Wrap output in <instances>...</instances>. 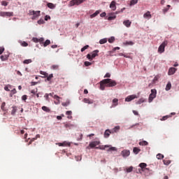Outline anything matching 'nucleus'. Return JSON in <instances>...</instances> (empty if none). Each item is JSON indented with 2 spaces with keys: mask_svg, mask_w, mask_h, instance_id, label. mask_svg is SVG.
<instances>
[{
  "mask_svg": "<svg viewBox=\"0 0 179 179\" xmlns=\"http://www.w3.org/2000/svg\"><path fill=\"white\" fill-rule=\"evenodd\" d=\"M117 86V81L110 78L104 79L100 82L101 90H104L106 87H114Z\"/></svg>",
  "mask_w": 179,
  "mask_h": 179,
  "instance_id": "f257e3e1",
  "label": "nucleus"
},
{
  "mask_svg": "<svg viewBox=\"0 0 179 179\" xmlns=\"http://www.w3.org/2000/svg\"><path fill=\"white\" fill-rule=\"evenodd\" d=\"M108 148L107 150V152H115V150H117V148L115 147H111V145H101L99 147V149H100L101 150H106V148Z\"/></svg>",
  "mask_w": 179,
  "mask_h": 179,
  "instance_id": "f03ea898",
  "label": "nucleus"
},
{
  "mask_svg": "<svg viewBox=\"0 0 179 179\" xmlns=\"http://www.w3.org/2000/svg\"><path fill=\"white\" fill-rule=\"evenodd\" d=\"M156 94H157V91L156 89L151 90V94L149 96L148 101L149 103H152L154 99H156Z\"/></svg>",
  "mask_w": 179,
  "mask_h": 179,
  "instance_id": "7ed1b4c3",
  "label": "nucleus"
},
{
  "mask_svg": "<svg viewBox=\"0 0 179 179\" xmlns=\"http://www.w3.org/2000/svg\"><path fill=\"white\" fill-rule=\"evenodd\" d=\"M29 15L32 16V20H36L38 16H40V10L34 11V10H29Z\"/></svg>",
  "mask_w": 179,
  "mask_h": 179,
  "instance_id": "20e7f679",
  "label": "nucleus"
},
{
  "mask_svg": "<svg viewBox=\"0 0 179 179\" xmlns=\"http://www.w3.org/2000/svg\"><path fill=\"white\" fill-rule=\"evenodd\" d=\"M167 44H169V42L167 41H164L159 47L158 48V52L162 54L164 51V48H166Z\"/></svg>",
  "mask_w": 179,
  "mask_h": 179,
  "instance_id": "39448f33",
  "label": "nucleus"
},
{
  "mask_svg": "<svg viewBox=\"0 0 179 179\" xmlns=\"http://www.w3.org/2000/svg\"><path fill=\"white\" fill-rule=\"evenodd\" d=\"M97 55H99V50H94L92 55L90 54L87 55V58L90 61H92V59H93V58H96Z\"/></svg>",
  "mask_w": 179,
  "mask_h": 179,
  "instance_id": "423d86ee",
  "label": "nucleus"
},
{
  "mask_svg": "<svg viewBox=\"0 0 179 179\" xmlns=\"http://www.w3.org/2000/svg\"><path fill=\"white\" fill-rule=\"evenodd\" d=\"M86 0H71L70 1V6H75V5L79 6L80 3H83Z\"/></svg>",
  "mask_w": 179,
  "mask_h": 179,
  "instance_id": "0eeeda50",
  "label": "nucleus"
},
{
  "mask_svg": "<svg viewBox=\"0 0 179 179\" xmlns=\"http://www.w3.org/2000/svg\"><path fill=\"white\" fill-rule=\"evenodd\" d=\"M0 16H1L2 17H10L13 16V12H1Z\"/></svg>",
  "mask_w": 179,
  "mask_h": 179,
  "instance_id": "6e6552de",
  "label": "nucleus"
},
{
  "mask_svg": "<svg viewBox=\"0 0 179 179\" xmlns=\"http://www.w3.org/2000/svg\"><path fill=\"white\" fill-rule=\"evenodd\" d=\"M98 145H100V141H95L91 142L89 146L90 148L93 149V148H96V146H98Z\"/></svg>",
  "mask_w": 179,
  "mask_h": 179,
  "instance_id": "1a4fd4ad",
  "label": "nucleus"
},
{
  "mask_svg": "<svg viewBox=\"0 0 179 179\" xmlns=\"http://www.w3.org/2000/svg\"><path fill=\"white\" fill-rule=\"evenodd\" d=\"M121 155L123 157H128L131 155V152L128 150H124L122 151Z\"/></svg>",
  "mask_w": 179,
  "mask_h": 179,
  "instance_id": "9d476101",
  "label": "nucleus"
},
{
  "mask_svg": "<svg viewBox=\"0 0 179 179\" xmlns=\"http://www.w3.org/2000/svg\"><path fill=\"white\" fill-rule=\"evenodd\" d=\"M176 71H177V69L174 67H171L169 70L168 75L169 76L174 75Z\"/></svg>",
  "mask_w": 179,
  "mask_h": 179,
  "instance_id": "9b49d317",
  "label": "nucleus"
},
{
  "mask_svg": "<svg viewBox=\"0 0 179 179\" xmlns=\"http://www.w3.org/2000/svg\"><path fill=\"white\" fill-rule=\"evenodd\" d=\"M123 24L126 27H131V24H132V22L129 21V20H126L123 21Z\"/></svg>",
  "mask_w": 179,
  "mask_h": 179,
  "instance_id": "f8f14e48",
  "label": "nucleus"
},
{
  "mask_svg": "<svg viewBox=\"0 0 179 179\" xmlns=\"http://www.w3.org/2000/svg\"><path fill=\"white\" fill-rule=\"evenodd\" d=\"M134 99H136V95H130L125 99V101H132Z\"/></svg>",
  "mask_w": 179,
  "mask_h": 179,
  "instance_id": "ddd939ff",
  "label": "nucleus"
},
{
  "mask_svg": "<svg viewBox=\"0 0 179 179\" xmlns=\"http://www.w3.org/2000/svg\"><path fill=\"white\" fill-rule=\"evenodd\" d=\"M113 134L112 130L110 131V129H106L104 132V138H108L110 136V134Z\"/></svg>",
  "mask_w": 179,
  "mask_h": 179,
  "instance_id": "4468645a",
  "label": "nucleus"
},
{
  "mask_svg": "<svg viewBox=\"0 0 179 179\" xmlns=\"http://www.w3.org/2000/svg\"><path fill=\"white\" fill-rule=\"evenodd\" d=\"M53 99H55V100H57L56 101H55V104H59L61 103V101H59V99H61V97L58 96V95H54Z\"/></svg>",
  "mask_w": 179,
  "mask_h": 179,
  "instance_id": "2eb2a0df",
  "label": "nucleus"
},
{
  "mask_svg": "<svg viewBox=\"0 0 179 179\" xmlns=\"http://www.w3.org/2000/svg\"><path fill=\"white\" fill-rule=\"evenodd\" d=\"M110 9L115 10L117 9V6H115V1H113L110 4Z\"/></svg>",
  "mask_w": 179,
  "mask_h": 179,
  "instance_id": "dca6fc26",
  "label": "nucleus"
},
{
  "mask_svg": "<svg viewBox=\"0 0 179 179\" xmlns=\"http://www.w3.org/2000/svg\"><path fill=\"white\" fill-rule=\"evenodd\" d=\"M143 17L145 19H150L152 17V15L150 14V11H148L143 15Z\"/></svg>",
  "mask_w": 179,
  "mask_h": 179,
  "instance_id": "f3484780",
  "label": "nucleus"
},
{
  "mask_svg": "<svg viewBox=\"0 0 179 179\" xmlns=\"http://www.w3.org/2000/svg\"><path fill=\"white\" fill-rule=\"evenodd\" d=\"M66 115L69 120H72V110H68L66 112Z\"/></svg>",
  "mask_w": 179,
  "mask_h": 179,
  "instance_id": "a211bd4d",
  "label": "nucleus"
},
{
  "mask_svg": "<svg viewBox=\"0 0 179 179\" xmlns=\"http://www.w3.org/2000/svg\"><path fill=\"white\" fill-rule=\"evenodd\" d=\"M84 103H86L87 104H93L94 101L93 100H90L87 98H85L83 99Z\"/></svg>",
  "mask_w": 179,
  "mask_h": 179,
  "instance_id": "6ab92c4d",
  "label": "nucleus"
},
{
  "mask_svg": "<svg viewBox=\"0 0 179 179\" xmlns=\"http://www.w3.org/2000/svg\"><path fill=\"white\" fill-rule=\"evenodd\" d=\"M140 146H148L149 145V143L146 141H140L139 143Z\"/></svg>",
  "mask_w": 179,
  "mask_h": 179,
  "instance_id": "aec40b11",
  "label": "nucleus"
},
{
  "mask_svg": "<svg viewBox=\"0 0 179 179\" xmlns=\"http://www.w3.org/2000/svg\"><path fill=\"white\" fill-rule=\"evenodd\" d=\"M135 44L132 41H129L123 43V45H134Z\"/></svg>",
  "mask_w": 179,
  "mask_h": 179,
  "instance_id": "412c9836",
  "label": "nucleus"
},
{
  "mask_svg": "<svg viewBox=\"0 0 179 179\" xmlns=\"http://www.w3.org/2000/svg\"><path fill=\"white\" fill-rule=\"evenodd\" d=\"M133 152L134 155H138V153H139V152H141V148L134 147L133 149Z\"/></svg>",
  "mask_w": 179,
  "mask_h": 179,
  "instance_id": "4be33fe9",
  "label": "nucleus"
},
{
  "mask_svg": "<svg viewBox=\"0 0 179 179\" xmlns=\"http://www.w3.org/2000/svg\"><path fill=\"white\" fill-rule=\"evenodd\" d=\"M41 75H43V76H41V78H47V76H48V73L45 72V71H40Z\"/></svg>",
  "mask_w": 179,
  "mask_h": 179,
  "instance_id": "5701e85b",
  "label": "nucleus"
},
{
  "mask_svg": "<svg viewBox=\"0 0 179 179\" xmlns=\"http://www.w3.org/2000/svg\"><path fill=\"white\" fill-rule=\"evenodd\" d=\"M51 69H53L54 71H57V70L59 69V65L53 64L51 66Z\"/></svg>",
  "mask_w": 179,
  "mask_h": 179,
  "instance_id": "b1692460",
  "label": "nucleus"
},
{
  "mask_svg": "<svg viewBox=\"0 0 179 179\" xmlns=\"http://www.w3.org/2000/svg\"><path fill=\"white\" fill-rule=\"evenodd\" d=\"M111 131L112 134H114V132H118V131H120V126L115 127Z\"/></svg>",
  "mask_w": 179,
  "mask_h": 179,
  "instance_id": "393cba45",
  "label": "nucleus"
},
{
  "mask_svg": "<svg viewBox=\"0 0 179 179\" xmlns=\"http://www.w3.org/2000/svg\"><path fill=\"white\" fill-rule=\"evenodd\" d=\"M99 13H100V11L96 10L94 13L90 15V18L93 19V17H96V16H97V15H99Z\"/></svg>",
  "mask_w": 179,
  "mask_h": 179,
  "instance_id": "a878e982",
  "label": "nucleus"
},
{
  "mask_svg": "<svg viewBox=\"0 0 179 179\" xmlns=\"http://www.w3.org/2000/svg\"><path fill=\"white\" fill-rule=\"evenodd\" d=\"M164 164H165V166H169V164H170L171 163V161L170 159H164Z\"/></svg>",
  "mask_w": 179,
  "mask_h": 179,
  "instance_id": "bb28decb",
  "label": "nucleus"
},
{
  "mask_svg": "<svg viewBox=\"0 0 179 179\" xmlns=\"http://www.w3.org/2000/svg\"><path fill=\"white\" fill-rule=\"evenodd\" d=\"M69 104H71V102L69 101H66V102H63L62 106H63V107H68Z\"/></svg>",
  "mask_w": 179,
  "mask_h": 179,
  "instance_id": "cd10ccee",
  "label": "nucleus"
},
{
  "mask_svg": "<svg viewBox=\"0 0 179 179\" xmlns=\"http://www.w3.org/2000/svg\"><path fill=\"white\" fill-rule=\"evenodd\" d=\"M146 166H148L145 163H141L140 164H139V167H141V169H142V170H144V169H145L146 168Z\"/></svg>",
  "mask_w": 179,
  "mask_h": 179,
  "instance_id": "c85d7f7f",
  "label": "nucleus"
},
{
  "mask_svg": "<svg viewBox=\"0 0 179 179\" xmlns=\"http://www.w3.org/2000/svg\"><path fill=\"white\" fill-rule=\"evenodd\" d=\"M42 110L43 111H45V113H50V111H51V110H50L49 108L47 106H43Z\"/></svg>",
  "mask_w": 179,
  "mask_h": 179,
  "instance_id": "c756f323",
  "label": "nucleus"
},
{
  "mask_svg": "<svg viewBox=\"0 0 179 179\" xmlns=\"http://www.w3.org/2000/svg\"><path fill=\"white\" fill-rule=\"evenodd\" d=\"M138 3V0H131L130 1V6H134V5H136Z\"/></svg>",
  "mask_w": 179,
  "mask_h": 179,
  "instance_id": "7c9ffc66",
  "label": "nucleus"
},
{
  "mask_svg": "<svg viewBox=\"0 0 179 179\" xmlns=\"http://www.w3.org/2000/svg\"><path fill=\"white\" fill-rule=\"evenodd\" d=\"M51 44V41L50 40H46L45 43H43V46L47 47V45H50Z\"/></svg>",
  "mask_w": 179,
  "mask_h": 179,
  "instance_id": "2f4dec72",
  "label": "nucleus"
},
{
  "mask_svg": "<svg viewBox=\"0 0 179 179\" xmlns=\"http://www.w3.org/2000/svg\"><path fill=\"white\" fill-rule=\"evenodd\" d=\"M170 89H171V83L169 82L166 85V90L168 92Z\"/></svg>",
  "mask_w": 179,
  "mask_h": 179,
  "instance_id": "473e14b6",
  "label": "nucleus"
},
{
  "mask_svg": "<svg viewBox=\"0 0 179 179\" xmlns=\"http://www.w3.org/2000/svg\"><path fill=\"white\" fill-rule=\"evenodd\" d=\"M46 78H47V80L50 82V80H51V79H52V78H54V74L52 73V74H50L49 76H48H48H46Z\"/></svg>",
  "mask_w": 179,
  "mask_h": 179,
  "instance_id": "72a5a7b5",
  "label": "nucleus"
},
{
  "mask_svg": "<svg viewBox=\"0 0 179 179\" xmlns=\"http://www.w3.org/2000/svg\"><path fill=\"white\" fill-rule=\"evenodd\" d=\"M164 155L162 154L157 155V159H158V160H162V159H164Z\"/></svg>",
  "mask_w": 179,
  "mask_h": 179,
  "instance_id": "f704fd0d",
  "label": "nucleus"
},
{
  "mask_svg": "<svg viewBox=\"0 0 179 179\" xmlns=\"http://www.w3.org/2000/svg\"><path fill=\"white\" fill-rule=\"evenodd\" d=\"M48 8H50V9H54L55 8V6H54V3H48Z\"/></svg>",
  "mask_w": 179,
  "mask_h": 179,
  "instance_id": "c9c22d12",
  "label": "nucleus"
},
{
  "mask_svg": "<svg viewBox=\"0 0 179 179\" xmlns=\"http://www.w3.org/2000/svg\"><path fill=\"white\" fill-rule=\"evenodd\" d=\"M160 78V76H156L154 79L152 80V83H155V82H157L159 79Z\"/></svg>",
  "mask_w": 179,
  "mask_h": 179,
  "instance_id": "e433bc0d",
  "label": "nucleus"
},
{
  "mask_svg": "<svg viewBox=\"0 0 179 179\" xmlns=\"http://www.w3.org/2000/svg\"><path fill=\"white\" fill-rule=\"evenodd\" d=\"M8 55H1L0 57L1 61H6L8 59Z\"/></svg>",
  "mask_w": 179,
  "mask_h": 179,
  "instance_id": "4c0bfd02",
  "label": "nucleus"
},
{
  "mask_svg": "<svg viewBox=\"0 0 179 179\" xmlns=\"http://www.w3.org/2000/svg\"><path fill=\"white\" fill-rule=\"evenodd\" d=\"M107 43V38H103L99 41L100 44H106Z\"/></svg>",
  "mask_w": 179,
  "mask_h": 179,
  "instance_id": "58836bf2",
  "label": "nucleus"
},
{
  "mask_svg": "<svg viewBox=\"0 0 179 179\" xmlns=\"http://www.w3.org/2000/svg\"><path fill=\"white\" fill-rule=\"evenodd\" d=\"M108 43H113V41H115V38L114 36L110 37V38H108Z\"/></svg>",
  "mask_w": 179,
  "mask_h": 179,
  "instance_id": "ea45409f",
  "label": "nucleus"
},
{
  "mask_svg": "<svg viewBox=\"0 0 179 179\" xmlns=\"http://www.w3.org/2000/svg\"><path fill=\"white\" fill-rule=\"evenodd\" d=\"M66 145H68V143H66V141H64L63 143H59L58 145L59 146H66Z\"/></svg>",
  "mask_w": 179,
  "mask_h": 179,
  "instance_id": "a19ab883",
  "label": "nucleus"
},
{
  "mask_svg": "<svg viewBox=\"0 0 179 179\" xmlns=\"http://www.w3.org/2000/svg\"><path fill=\"white\" fill-rule=\"evenodd\" d=\"M2 6H8V3L6 1H3L1 2Z\"/></svg>",
  "mask_w": 179,
  "mask_h": 179,
  "instance_id": "79ce46f5",
  "label": "nucleus"
},
{
  "mask_svg": "<svg viewBox=\"0 0 179 179\" xmlns=\"http://www.w3.org/2000/svg\"><path fill=\"white\" fill-rule=\"evenodd\" d=\"M133 170H134V167L130 166L127 169V173H131V172H132Z\"/></svg>",
  "mask_w": 179,
  "mask_h": 179,
  "instance_id": "37998d69",
  "label": "nucleus"
},
{
  "mask_svg": "<svg viewBox=\"0 0 179 179\" xmlns=\"http://www.w3.org/2000/svg\"><path fill=\"white\" fill-rule=\"evenodd\" d=\"M5 106H6V103L5 102H3L1 106V108L3 111H5Z\"/></svg>",
  "mask_w": 179,
  "mask_h": 179,
  "instance_id": "c03bdc74",
  "label": "nucleus"
},
{
  "mask_svg": "<svg viewBox=\"0 0 179 179\" xmlns=\"http://www.w3.org/2000/svg\"><path fill=\"white\" fill-rule=\"evenodd\" d=\"M89 48V45H87L81 48V52H83L85 50H87Z\"/></svg>",
  "mask_w": 179,
  "mask_h": 179,
  "instance_id": "a18cd8bd",
  "label": "nucleus"
},
{
  "mask_svg": "<svg viewBox=\"0 0 179 179\" xmlns=\"http://www.w3.org/2000/svg\"><path fill=\"white\" fill-rule=\"evenodd\" d=\"M170 115H166V116H164L162 119H161V121H166V120H167V118H170Z\"/></svg>",
  "mask_w": 179,
  "mask_h": 179,
  "instance_id": "49530a36",
  "label": "nucleus"
},
{
  "mask_svg": "<svg viewBox=\"0 0 179 179\" xmlns=\"http://www.w3.org/2000/svg\"><path fill=\"white\" fill-rule=\"evenodd\" d=\"M23 64H31V59H25L24 62H23Z\"/></svg>",
  "mask_w": 179,
  "mask_h": 179,
  "instance_id": "de8ad7c7",
  "label": "nucleus"
},
{
  "mask_svg": "<svg viewBox=\"0 0 179 179\" xmlns=\"http://www.w3.org/2000/svg\"><path fill=\"white\" fill-rule=\"evenodd\" d=\"M21 45L22 47H27V45H29V43H27V42L23 41L22 42Z\"/></svg>",
  "mask_w": 179,
  "mask_h": 179,
  "instance_id": "09e8293b",
  "label": "nucleus"
},
{
  "mask_svg": "<svg viewBox=\"0 0 179 179\" xmlns=\"http://www.w3.org/2000/svg\"><path fill=\"white\" fill-rule=\"evenodd\" d=\"M113 103L115 104V106H117L118 105V99H114L113 100Z\"/></svg>",
  "mask_w": 179,
  "mask_h": 179,
  "instance_id": "8fccbe9b",
  "label": "nucleus"
},
{
  "mask_svg": "<svg viewBox=\"0 0 179 179\" xmlns=\"http://www.w3.org/2000/svg\"><path fill=\"white\" fill-rule=\"evenodd\" d=\"M45 22L44 20H38V24H44Z\"/></svg>",
  "mask_w": 179,
  "mask_h": 179,
  "instance_id": "3c124183",
  "label": "nucleus"
},
{
  "mask_svg": "<svg viewBox=\"0 0 179 179\" xmlns=\"http://www.w3.org/2000/svg\"><path fill=\"white\" fill-rule=\"evenodd\" d=\"M15 113H16V108L13 107V110H11L12 115H15Z\"/></svg>",
  "mask_w": 179,
  "mask_h": 179,
  "instance_id": "603ef678",
  "label": "nucleus"
},
{
  "mask_svg": "<svg viewBox=\"0 0 179 179\" xmlns=\"http://www.w3.org/2000/svg\"><path fill=\"white\" fill-rule=\"evenodd\" d=\"M9 87H10V85L5 87L4 90H6V92H10V90L9 89Z\"/></svg>",
  "mask_w": 179,
  "mask_h": 179,
  "instance_id": "864d4df0",
  "label": "nucleus"
},
{
  "mask_svg": "<svg viewBox=\"0 0 179 179\" xmlns=\"http://www.w3.org/2000/svg\"><path fill=\"white\" fill-rule=\"evenodd\" d=\"M3 51H5V48L0 47V55L3 54Z\"/></svg>",
  "mask_w": 179,
  "mask_h": 179,
  "instance_id": "5fc2aeb1",
  "label": "nucleus"
},
{
  "mask_svg": "<svg viewBox=\"0 0 179 179\" xmlns=\"http://www.w3.org/2000/svg\"><path fill=\"white\" fill-rule=\"evenodd\" d=\"M32 41H34V43H39V38H33Z\"/></svg>",
  "mask_w": 179,
  "mask_h": 179,
  "instance_id": "6e6d98bb",
  "label": "nucleus"
},
{
  "mask_svg": "<svg viewBox=\"0 0 179 179\" xmlns=\"http://www.w3.org/2000/svg\"><path fill=\"white\" fill-rule=\"evenodd\" d=\"M115 15L114 16H110L108 17V20H114V19H115Z\"/></svg>",
  "mask_w": 179,
  "mask_h": 179,
  "instance_id": "4d7b16f0",
  "label": "nucleus"
},
{
  "mask_svg": "<svg viewBox=\"0 0 179 179\" xmlns=\"http://www.w3.org/2000/svg\"><path fill=\"white\" fill-rule=\"evenodd\" d=\"M85 66H90V65H92V63L90 62H85Z\"/></svg>",
  "mask_w": 179,
  "mask_h": 179,
  "instance_id": "13d9d810",
  "label": "nucleus"
},
{
  "mask_svg": "<svg viewBox=\"0 0 179 179\" xmlns=\"http://www.w3.org/2000/svg\"><path fill=\"white\" fill-rule=\"evenodd\" d=\"M106 15H107V13H106L105 12L101 13L100 14L101 17H106Z\"/></svg>",
  "mask_w": 179,
  "mask_h": 179,
  "instance_id": "bf43d9fd",
  "label": "nucleus"
},
{
  "mask_svg": "<svg viewBox=\"0 0 179 179\" xmlns=\"http://www.w3.org/2000/svg\"><path fill=\"white\" fill-rule=\"evenodd\" d=\"M22 100H23L24 101H26V100H27V95H23L22 96Z\"/></svg>",
  "mask_w": 179,
  "mask_h": 179,
  "instance_id": "052dcab7",
  "label": "nucleus"
},
{
  "mask_svg": "<svg viewBox=\"0 0 179 179\" xmlns=\"http://www.w3.org/2000/svg\"><path fill=\"white\" fill-rule=\"evenodd\" d=\"M71 127H73V124H65L66 128H71Z\"/></svg>",
  "mask_w": 179,
  "mask_h": 179,
  "instance_id": "680f3d73",
  "label": "nucleus"
},
{
  "mask_svg": "<svg viewBox=\"0 0 179 179\" xmlns=\"http://www.w3.org/2000/svg\"><path fill=\"white\" fill-rule=\"evenodd\" d=\"M111 77V74H110V73H106V75L104 76V78H110Z\"/></svg>",
  "mask_w": 179,
  "mask_h": 179,
  "instance_id": "e2e57ef3",
  "label": "nucleus"
},
{
  "mask_svg": "<svg viewBox=\"0 0 179 179\" xmlns=\"http://www.w3.org/2000/svg\"><path fill=\"white\" fill-rule=\"evenodd\" d=\"M62 117H64V114H62L61 116H57V120H62Z\"/></svg>",
  "mask_w": 179,
  "mask_h": 179,
  "instance_id": "0e129e2a",
  "label": "nucleus"
},
{
  "mask_svg": "<svg viewBox=\"0 0 179 179\" xmlns=\"http://www.w3.org/2000/svg\"><path fill=\"white\" fill-rule=\"evenodd\" d=\"M45 99L46 100H49L50 97H49V94H45V96H44Z\"/></svg>",
  "mask_w": 179,
  "mask_h": 179,
  "instance_id": "69168bd1",
  "label": "nucleus"
},
{
  "mask_svg": "<svg viewBox=\"0 0 179 179\" xmlns=\"http://www.w3.org/2000/svg\"><path fill=\"white\" fill-rule=\"evenodd\" d=\"M44 42V38H39V43L41 44Z\"/></svg>",
  "mask_w": 179,
  "mask_h": 179,
  "instance_id": "338daca9",
  "label": "nucleus"
},
{
  "mask_svg": "<svg viewBox=\"0 0 179 179\" xmlns=\"http://www.w3.org/2000/svg\"><path fill=\"white\" fill-rule=\"evenodd\" d=\"M50 19H51V17H50V15H45V20H48Z\"/></svg>",
  "mask_w": 179,
  "mask_h": 179,
  "instance_id": "774afa93",
  "label": "nucleus"
}]
</instances>
